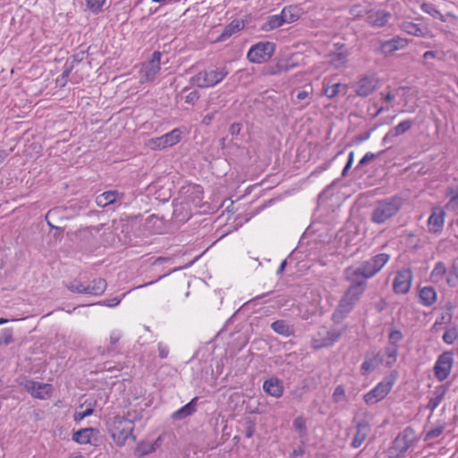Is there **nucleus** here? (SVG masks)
<instances>
[{
	"mask_svg": "<svg viewBox=\"0 0 458 458\" xmlns=\"http://www.w3.org/2000/svg\"><path fill=\"white\" fill-rule=\"evenodd\" d=\"M157 350H158V356L161 359H165L168 357L169 354V347L167 344L160 342L157 344Z\"/></svg>",
	"mask_w": 458,
	"mask_h": 458,
	"instance_id": "nucleus-52",
	"label": "nucleus"
},
{
	"mask_svg": "<svg viewBox=\"0 0 458 458\" xmlns=\"http://www.w3.org/2000/svg\"><path fill=\"white\" fill-rule=\"evenodd\" d=\"M199 97L200 95L198 90H192L185 96V103L193 106L199 99Z\"/></svg>",
	"mask_w": 458,
	"mask_h": 458,
	"instance_id": "nucleus-51",
	"label": "nucleus"
},
{
	"mask_svg": "<svg viewBox=\"0 0 458 458\" xmlns=\"http://www.w3.org/2000/svg\"><path fill=\"white\" fill-rule=\"evenodd\" d=\"M448 386L445 385H440L435 388L427 404V409L431 412L437 409V407L444 400L445 395L447 392Z\"/></svg>",
	"mask_w": 458,
	"mask_h": 458,
	"instance_id": "nucleus-24",
	"label": "nucleus"
},
{
	"mask_svg": "<svg viewBox=\"0 0 458 458\" xmlns=\"http://www.w3.org/2000/svg\"><path fill=\"white\" fill-rule=\"evenodd\" d=\"M275 51V45L272 42H259L250 47L247 54L250 62L261 64L268 60Z\"/></svg>",
	"mask_w": 458,
	"mask_h": 458,
	"instance_id": "nucleus-9",
	"label": "nucleus"
},
{
	"mask_svg": "<svg viewBox=\"0 0 458 458\" xmlns=\"http://www.w3.org/2000/svg\"><path fill=\"white\" fill-rule=\"evenodd\" d=\"M399 48V41L395 38L385 41L381 44V51L385 55L393 53Z\"/></svg>",
	"mask_w": 458,
	"mask_h": 458,
	"instance_id": "nucleus-42",
	"label": "nucleus"
},
{
	"mask_svg": "<svg viewBox=\"0 0 458 458\" xmlns=\"http://www.w3.org/2000/svg\"><path fill=\"white\" fill-rule=\"evenodd\" d=\"M370 432V427L368 422L362 420L358 422L356 426V433L355 436L351 443L352 447L358 448L360 447L365 439L367 438L368 435Z\"/></svg>",
	"mask_w": 458,
	"mask_h": 458,
	"instance_id": "nucleus-21",
	"label": "nucleus"
},
{
	"mask_svg": "<svg viewBox=\"0 0 458 458\" xmlns=\"http://www.w3.org/2000/svg\"><path fill=\"white\" fill-rule=\"evenodd\" d=\"M121 336H122V333L120 330H117V329L113 330L110 333V337H109L111 345L115 344L120 340Z\"/></svg>",
	"mask_w": 458,
	"mask_h": 458,
	"instance_id": "nucleus-58",
	"label": "nucleus"
},
{
	"mask_svg": "<svg viewBox=\"0 0 458 458\" xmlns=\"http://www.w3.org/2000/svg\"><path fill=\"white\" fill-rule=\"evenodd\" d=\"M182 131L179 128H175L173 131L162 135L161 137L151 139L149 146L152 148H165L173 147L182 140Z\"/></svg>",
	"mask_w": 458,
	"mask_h": 458,
	"instance_id": "nucleus-13",
	"label": "nucleus"
},
{
	"mask_svg": "<svg viewBox=\"0 0 458 458\" xmlns=\"http://www.w3.org/2000/svg\"><path fill=\"white\" fill-rule=\"evenodd\" d=\"M394 291L398 293L401 292V272L398 271L393 284Z\"/></svg>",
	"mask_w": 458,
	"mask_h": 458,
	"instance_id": "nucleus-59",
	"label": "nucleus"
},
{
	"mask_svg": "<svg viewBox=\"0 0 458 458\" xmlns=\"http://www.w3.org/2000/svg\"><path fill=\"white\" fill-rule=\"evenodd\" d=\"M245 24L242 20L235 19L232 21L223 30L221 33L219 39L225 40L230 38L234 33L242 30L244 28Z\"/></svg>",
	"mask_w": 458,
	"mask_h": 458,
	"instance_id": "nucleus-31",
	"label": "nucleus"
},
{
	"mask_svg": "<svg viewBox=\"0 0 458 458\" xmlns=\"http://www.w3.org/2000/svg\"><path fill=\"white\" fill-rule=\"evenodd\" d=\"M431 283L439 284L445 281L448 286L454 288L458 286V270L454 266L451 269L447 270L445 264L443 261H437L429 276Z\"/></svg>",
	"mask_w": 458,
	"mask_h": 458,
	"instance_id": "nucleus-6",
	"label": "nucleus"
},
{
	"mask_svg": "<svg viewBox=\"0 0 458 458\" xmlns=\"http://www.w3.org/2000/svg\"><path fill=\"white\" fill-rule=\"evenodd\" d=\"M454 365V353L446 351L441 353L434 365L435 377L439 381H444L448 377Z\"/></svg>",
	"mask_w": 458,
	"mask_h": 458,
	"instance_id": "nucleus-10",
	"label": "nucleus"
},
{
	"mask_svg": "<svg viewBox=\"0 0 458 458\" xmlns=\"http://www.w3.org/2000/svg\"><path fill=\"white\" fill-rule=\"evenodd\" d=\"M140 414L137 411H128L126 417L114 416L107 422L108 432L110 433L114 442L123 446L129 438L136 440L133 434L134 421L140 420Z\"/></svg>",
	"mask_w": 458,
	"mask_h": 458,
	"instance_id": "nucleus-1",
	"label": "nucleus"
},
{
	"mask_svg": "<svg viewBox=\"0 0 458 458\" xmlns=\"http://www.w3.org/2000/svg\"><path fill=\"white\" fill-rule=\"evenodd\" d=\"M161 437H157L154 442H140L134 450V455L138 458H141L155 452L159 447Z\"/></svg>",
	"mask_w": 458,
	"mask_h": 458,
	"instance_id": "nucleus-22",
	"label": "nucleus"
},
{
	"mask_svg": "<svg viewBox=\"0 0 458 458\" xmlns=\"http://www.w3.org/2000/svg\"><path fill=\"white\" fill-rule=\"evenodd\" d=\"M73 65H72V63H68L67 61L65 62L64 65V71H63V73H62V77L63 78H67L70 73L72 72V71L73 70Z\"/></svg>",
	"mask_w": 458,
	"mask_h": 458,
	"instance_id": "nucleus-63",
	"label": "nucleus"
},
{
	"mask_svg": "<svg viewBox=\"0 0 458 458\" xmlns=\"http://www.w3.org/2000/svg\"><path fill=\"white\" fill-rule=\"evenodd\" d=\"M391 14L384 10L371 11L368 13L367 21L375 27L384 26L390 19Z\"/></svg>",
	"mask_w": 458,
	"mask_h": 458,
	"instance_id": "nucleus-23",
	"label": "nucleus"
},
{
	"mask_svg": "<svg viewBox=\"0 0 458 458\" xmlns=\"http://www.w3.org/2000/svg\"><path fill=\"white\" fill-rule=\"evenodd\" d=\"M445 197L448 199L445 205V209L447 211H458V182L451 184L445 190Z\"/></svg>",
	"mask_w": 458,
	"mask_h": 458,
	"instance_id": "nucleus-20",
	"label": "nucleus"
},
{
	"mask_svg": "<svg viewBox=\"0 0 458 458\" xmlns=\"http://www.w3.org/2000/svg\"><path fill=\"white\" fill-rule=\"evenodd\" d=\"M161 53L158 51H155L152 54V57L146 63L142 64L140 68V81L144 82H151L155 80L156 76L160 72V63H161Z\"/></svg>",
	"mask_w": 458,
	"mask_h": 458,
	"instance_id": "nucleus-11",
	"label": "nucleus"
},
{
	"mask_svg": "<svg viewBox=\"0 0 458 458\" xmlns=\"http://www.w3.org/2000/svg\"><path fill=\"white\" fill-rule=\"evenodd\" d=\"M351 55L348 47L342 43H335L328 54V62L336 69L345 67Z\"/></svg>",
	"mask_w": 458,
	"mask_h": 458,
	"instance_id": "nucleus-12",
	"label": "nucleus"
},
{
	"mask_svg": "<svg viewBox=\"0 0 458 458\" xmlns=\"http://www.w3.org/2000/svg\"><path fill=\"white\" fill-rule=\"evenodd\" d=\"M122 301V298L114 297L108 300H104L102 301L98 302V304L102 306H107V307H115L117 306Z\"/></svg>",
	"mask_w": 458,
	"mask_h": 458,
	"instance_id": "nucleus-54",
	"label": "nucleus"
},
{
	"mask_svg": "<svg viewBox=\"0 0 458 458\" xmlns=\"http://www.w3.org/2000/svg\"><path fill=\"white\" fill-rule=\"evenodd\" d=\"M216 113H217V109H213L209 113L205 114L202 119V123H204L205 125H209L212 123V121L214 120Z\"/></svg>",
	"mask_w": 458,
	"mask_h": 458,
	"instance_id": "nucleus-55",
	"label": "nucleus"
},
{
	"mask_svg": "<svg viewBox=\"0 0 458 458\" xmlns=\"http://www.w3.org/2000/svg\"><path fill=\"white\" fill-rule=\"evenodd\" d=\"M403 31L416 37H425L428 34V30L425 26L411 21H403Z\"/></svg>",
	"mask_w": 458,
	"mask_h": 458,
	"instance_id": "nucleus-32",
	"label": "nucleus"
},
{
	"mask_svg": "<svg viewBox=\"0 0 458 458\" xmlns=\"http://www.w3.org/2000/svg\"><path fill=\"white\" fill-rule=\"evenodd\" d=\"M401 208V198L394 196L385 200L377 202L375 207L371 220L376 224H383L387 219L394 216Z\"/></svg>",
	"mask_w": 458,
	"mask_h": 458,
	"instance_id": "nucleus-5",
	"label": "nucleus"
},
{
	"mask_svg": "<svg viewBox=\"0 0 458 458\" xmlns=\"http://www.w3.org/2000/svg\"><path fill=\"white\" fill-rule=\"evenodd\" d=\"M69 291L74 293L86 294V282L74 279L66 284Z\"/></svg>",
	"mask_w": 458,
	"mask_h": 458,
	"instance_id": "nucleus-40",
	"label": "nucleus"
},
{
	"mask_svg": "<svg viewBox=\"0 0 458 458\" xmlns=\"http://www.w3.org/2000/svg\"><path fill=\"white\" fill-rule=\"evenodd\" d=\"M399 437H400V435H398L396 437L395 440L394 441L393 446H391L388 449L389 458H399L401 455V449L399 448V443H398Z\"/></svg>",
	"mask_w": 458,
	"mask_h": 458,
	"instance_id": "nucleus-47",
	"label": "nucleus"
},
{
	"mask_svg": "<svg viewBox=\"0 0 458 458\" xmlns=\"http://www.w3.org/2000/svg\"><path fill=\"white\" fill-rule=\"evenodd\" d=\"M298 55H293L289 57L281 58L275 68H273L269 73L276 74L279 72H287L299 65Z\"/></svg>",
	"mask_w": 458,
	"mask_h": 458,
	"instance_id": "nucleus-19",
	"label": "nucleus"
},
{
	"mask_svg": "<svg viewBox=\"0 0 458 458\" xmlns=\"http://www.w3.org/2000/svg\"><path fill=\"white\" fill-rule=\"evenodd\" d=\"M310 89H311L310 87ZM310 91L311 90H309L307 89H303L301 90L297 91L295 97L300 101L308 99L309 97H310Z\"/></svg>",
	"mask_w": 458,
	"mask_h": 458,
	"instance_id": "nucleus-57",
	"label": "nucleus"
},
{
	"mask_svg": "<svg viewBox=\"0 0 458 458\" xmlns=\"http://www.w3.org/2000/svg\"><path fill=\"white\" fill-rule=\"evenodd\" d=\"M86 294L100 296L105 293L107 284L103 278H95L91 282H86Z\"/></svg>",
	"mask_w": 458,
	"mask_h": 458,
	"instance_id": "nucleus-28",
	"label": "nucleus"
},
{
	"mask_svg": "<svg viewBox=\"0 0 458 458\" xmlns=\"http://www.w3.org/2000/svg\"><path fill=\"white\" fill-rule=\"evenodd\" d=\"M59 213H60V209H59L58 208H52V209H50V210L47 213V215H46V216H45V219H46V221H47V225H48L51 228H56V226H55L54 225H52V223H51L50 219H51V218H53L54 216H57V215H59Z\"/></svg>",
	"mask_w": 458,
	"mask_h": 458,
	"instance_id": "nucleus-53",
	"label": "nucleus"
},
{
	"mask_svg": "<svg viewBox=\"0 0 458 458\" xmlns=\"http://www.w3.org/2000/svg\"><path fill=\"white\" fill-rule=\"evenodd\" d=\"M123 197V194L117 191H108L97 196L96 203L98 207L105 208L110 204L114 203L118 199H122Z\"/></svg>",
	"mask_w": 458,
	"mask_h": 458,
	"instance_id": "nucleus-26",
	"label": "nucleus"
},
{
	"mask_svg": "<svg viewBox=\"0 0 458 458\" xmlns=\"http://www.w3.org/2000/svg\"><path fill=\"white\" fill-rule=\"evenodd\" d=\"M332 398L335 403H341V402L345 401L346 394H345L344 387L341 385L337 386L335 388Z\"/></svg>",
	"mask_w": 458,
	"mask_h": 458,
	"instance_id": "nucleus-45",
	"label": "nucleus"
},
{
	"mask_svg": "<svg viewBox=\"0 0 458 458\" xmlns=\"http://www.w3.org/2000/svg\"><path fill=\"white\" fill-rule=\"evenodd\" d=\"M13 342V330L4 328L1 331L0 345H8Z\"/></svg>",
	"mask_w": 458,
	"mask_h": 458,
	"instance_id": "nucleus-44",
	"label": "nucleus"
},
{
	"mask_svg": "<svg viewBox=\"0 0 458 458\" xmlns=\"http://www.w3.org/2000/svg\"><path fill=\"white\" fill-rule=\"evenodd\" d=\"M350 13L353 15V16H361L362 15V13H363V10H361L360 6L359 5H354L351 8L350 10Z\"/></svg>",
	"mask_w": 458,
	"mask_h": 458,
	"instance_id": "nucleus-64",
	"label": "nucleus"
},
{
	"mask_svg": "<svg viewBox=\"0 0 458 458\" xmlns=\"http://www.w3.org/2000/svg\"><path fill=\"white\" fill-rule=\"evenodd\" d=\"M365 288L360 284H352L348 288L332 315L334 322L340 323L347 317L363 294Z\"/></svg>",
	"mask_w": 458,
	"mask_h": 458,
	"instance_id": "nucleus-3",
	"label": "nucleus"
},
{
	"mask_svg": "<svg viewBox=\"0 0 458 458\" xmlns=\"http://www.w3.org/2000/svg\"><path fill=\"white\" fill-rule=\"evenodd\" d=\"M345 276L346 279L352 283V284H360L362 287H366V280L364 272L362 271L360 266L359 267H350L345 269Z\"/></svg>",
	"mask_w": 458,
	"mask_h": 458,
	"instance_id": "nucleus-25",
	"label": "nucleus"
},
{
	"mask_svg": "<svg viewBox=\"0 0 458 458\" xmlns=\"http://www.w3.org/2000/svg\"><path fill=\"white\" fill-rule=\"evenodd\" d=\"M263 390L275 398H280L284 394V385L282 380L276 377H271L264 381Z\"/></svg>",
	"mask_w": 458,
	"mask_h": 458,
	"instance_id": "nucleus-18",
	"label": "nucleus"
},
{
	"mask_svg": "<svg viewBox=\"0 0 458 458\" xmlns=\"http://www.w3.org/2000/svg\"><path fill=\"white\" fill-rule=\"evenodd\" d=\"M388 259L389 255L386 253H380L363 262L360 265V267L364 272L365 278L369 279L374 276L385 266Z\"/></svg>",
	"mask_w": 458,
	"mask_h": 458,
	"instance_id": "nucleus-14",
	"label": "nucleus"
},
{
	"mask_svg": "<svg viewBox=\"0 0 458 458\" xmlns=\"http://www.w3.org/2000/svg\"><path fill=\"white\" fill-rule=\"evenodd\" d=\"M344 329L321 327L312 339V346L321 349L333 345L343 335Z\"/></svg>",
	"mask_w": 458,
	"mask_h": 458,
	"instance_id": "nucleus-8",
	"label": "nucleus"
},
{
	"mask_svg": "<svg viewBox=\"0 0 458 458\" xmlns=\"http://www.w3.org/2000/svg\"><path fill=\"white\" fill-rule=\"evenodd\" d=\"M87 57V54L85 51H80L76 54H74L71 59H68V63H72L73 67L75 64L82 62Z\"/></svg>",
	"mask_w": 458,
	"mask_h": 458,
	"instance_id": "nucleus-50",
	"label": "nucleus"
},
{
	"mask_svg": "<svg viewBox=\"0 0 458 458\" xmlns=\"http://www.w3.org/2000/svg\"><path fill=\"white\" fill-rule=\"evenodd\" d=\"M285 24L283 15L280 13L279 14H275L267 17V21L264 25V29L266 30H271L281 27Z\"/></svg>",
	"mask_w": 458,
	"mask_h": 458,
	"instance_id": "nucleus-35",
	"label": "nucleus"
},
{
	"mask_svg": "<svg viewBox=\"0 0 458 458\" xmlns=\"http://www.w3.org/2000/svg\"><path fill=\"white\" fill-rule=\"evenodd\" d=\"M271 328L277 334L284 336H290L294 334L293 327L286 320H276L271 324Z\"/></svg>",
	"mask_w": 458,
	"mask_h": 458,
	"instance_id": "nucleus-33",
	"label": "nucleus"
},
{
	"mask_svg": "<svg viewBox=\"0 0 458 458\" xmlns=\"http://www.w3.org/2000/svg\"><path fill=\"white\" fill-rule=\"evenodd\" d=\"M94 431L95 429L93 428H81L72 434V439L80 445L89 444Z\"/></svg>",
	"mask_w": 458,
	"mask_h": 458,
	"instance_id": "nucleus-34",
	"label": "nucleus"
},
{
	"mask_svg": "<svg viewBox=\"0 0 458 458\" xmlns=\"http://www.w3.org/2000/svg\"><path fill=\"white\" fill-rule=\"evenodd\" d=\"M93 412H94V409L91 408V407L87 408L83 411H75L74 414H73V420L76 422H80L83 419H85L86 417L92 415Z\"/></svg>",
	"mask_w": 458,
	"mask_h": 458,
	"instance_id": "nucleus-48",
	"label": "nucleus"
},
{
	"mask_svg": "<svg viewBox=\"0 0 458 458\" xmlns=\"http://www.w3.org/2000/svg\"><path fill=\"white\" fill-rule=\"evenodd\" d=\"M353 157H354V153L352 151H351L348 156V161L342 171V176L344 177L347 175L348 171L351 169V167L352 165Z\"/></svg>",
	"mask_w": 458,
	"mask_h": 458,
	"instance_id": "nucleus-56",
	"label": "nucleus"
},
{
	"mask_svg": "<svg viewBox=\"0 0 458 458\" xmlns=\"http://www.w3.org/2000/svg\"><path fill=\"white\" fill-rule=\"evenodd\" d=\"M458 338V328L456 325L445 328L443 335V341L447 344H453Z\"/></svg>",
	"mask_w": 458,
	"mask_h": 458,
	"instance_id": "nucleus-37",
	"label": "nucleus"
},
{
	"mask_svg": "<svg viewBox=\"0 0 458 458\" xmlns=\"http://www.w3.org/2000/svg\"><path fill=\"white\" fill-rule=\"evenodd\" d=\"M285 23H292L299 20L302 14V10L297 5H288L281 11Z\"/></svg>",
	"mask_w": 458,
	"mask_h": 458,
	"instance_id": "nucleus-30",
	"label": "nucleus"
},
{
	"mask_svg": "<svg viewBox=\"0 0 458 458\" xmlns=\"http://www.w3.org/2000/svg\"><path fill=\"white\" fill-rule=\"evenodd\" d=\"M445 429V423L438 424L429 429L426 434V440H432L438 437Z\"/></svg>",
	"mask_w": 458,
	"mask_h": 458,
	"instance_id": "nucleus-43",
	"label": "nucleus"
},
{
	"mask_svg": "<svg viewBox=\"0 0 458 458\" xmlns=\"http://www.w3.org/2000/svg\"><path fill=\"white\" fill-rule=\"evenodd\" d=\"M355 92L360 97L370 95L377 88V81L374 76H362L354 85Z\"/></svg>",
	"mask_w": 458,
	"mask_h": 458,
	"instance_id": "nucleus-17",
	"label": "nucleus"
},
{
	"mask_svg": "<svg viewBox=\"0 0 458 458\" xmlns=\"http://www.w3.org/2000/svg\"><path fill=\"white\" fill-rule=\"evenodd\" d=\"M88 8L95 13H99L102 10L103 4L106 0H86Z\"/></svg>",
	"mask_w": 458,
	"mask_h": 458,
	"instance_id": "nucleus-46",
	"label": "nucleus"
},
{
	"mask_svg": "<svg viewBox=\"0 0 458 458\" xmlns=\"http://www.w3.org/2000/svg\"><path fill=\"white\" fill-rule=\"evenodd\" d=\"M376 157V155L370 152L366 153L363 157L360 160L359 165H365L369 161L373 160Z\"/></svg>",
	"mask_w": 458,
	"mask_h": 458,
	"instance_id": "nucleus-62",
	"label": "nucleus"
},
{
	"mask_svg": "<svg viewBox=\"0 0 458 458\" xmlns=\"http://www.w3.org/2000/svg\"><path fill=\"white\" fill-rule=\"evenodd\" d=\"M242 131V124L239 123H233L230 125L229 131L233 136H237Z\"/></svg>",
	"mask_w": 458,
	"mask_h": 458,
	"instance_id": "nucleus-60",
	"label": "nucleus"
},
{
	"mask_svg": "<svg viewBox=\"0 0 458 458\" xmlns=\"http://www.w3.org/2000/svg\"><path fill=\"white\" fill-rule=\"evenodd\" d=\"M419 298L424 306H432L437 301V292L432 286H425L420 290Z\"/></svg>",
	"mask_w": 458,
	"mask_h": 458,
	"instance_id": "nucleus-29",
	"label": "nucleus"
},
{
	"mask_svg": "<svg viewBox=\"0 0 458 458\" xmlns=\"http://www.w3.org/2000/svg\"><path fill=\"white\" fill-rule=\"evenodd\" d=\"M401 133V123L397 124L393 130L388 131L383 139L384 143L391 141L394 138L397 137Z\"/></svg>",
	"mask_w": 458,
	"mask_h": 458,
	"instance_id": "nucleus-49",
	"label": "nucleus"
},
{
	"mask_svg": "<svg viewBox=\"0 0 458 458\" xmlns=\"http://www.w3.org/2000/svg\"><path fill=\"white\" fill-rule=\"evenodd\" d=\"M401 339L399 331L392 332L389 335L390 344L386 348L384 353H377L372 358H366L361 364V373L367 375L380 364H385L387 367H391L395 363L398 355V346L396 343Z\"/></svg>",
	"mask_w": 458,
	"mask_h": 458,
	"instance_id": "nucleus-2",
	"label": "nucleus"
},
{
	"mask_svg": "<svg viewBox=\"0 0 458 458\" xmlns=\"http://www.w3.org/2000/svg\"><path fill=\"white\" fill-rule=\"evenodd\" d=\"M331 165V160L325 162L324 164L318 165L312 173L311 174H318L329 168Z\"/></svg>",
	"mask_w": 458,
	"mask_h": 458,
	"instance_id": "nucleus-61",
	"label": "nucleus"
},
{
	"mask_svg": "<svg viewBox=\"0 0 458 458\" xmlns=\"http://www.w3.org/2000/svg\"><path fill=\"white\" fill-rule=\"evenodd\" d=\"M344 86L341 83H334L333 85H327L326 84V79L323 81V91L325 96H327L328 98H335L340 91L341 88H344Z\"/></svg>",
	"mask_w": 458,
	"mask_h": 458,
	"instance_id": "nucleus-38",
	"label": "nucleus"
},
{
	"mask_svg": "<svg viewBox=\"0 0 458 458\" xmlns=\"http://www.w3.org/2000/svg\"><path fill=\"white\" fill-rule=\"evenodd\" d=\"M293 427L300 437H304L307 435L306 419L303 416L295 418Z\"/></svg>",
	"mask_w": 458,
	"mask_h": 458,
	"instance_id": "nucleus-39",
	"label": "nucleus"
},
{
	"mask_svg": "<svg viewBox=\"0 0 458 458\" xmlns=\"http://www.w3.org/2000/svg\"><path fill=\"white\" fill-rule=\"evenodd\" d=\"M23 386L33 397L38 399H46L49 397L53 390L50 384L34 380H26Z\"/></svg>",
	"mask_w": 458,
	"mask_h": 458,
	"instance_id": "nucleus-15",
	"label": "nucleus"
},
{
	"mask_svg": "<svg viewBox=\"0 0 458 458\" xmlns=\"http://www.w3.org/2000/svg\"><path fill=\"white\" fill-rule=\"evenodd\" d=\"M229 74L225 65L208 67L190 79V82L198 88H211L220 83Z\"/></svg>",
	"mask_w": 458,
	"mask_h": 458,
	"instance_id": "nucleus-4",
	"label": "nucleus"
},
{
	"mask_svg": "<svg viewBox=\"0 0 458 458\" xmlns=\"http://www.w3.org/2000/svg\"><path fill=\"white\" fill-rule=\"evenodd\" d=\"M420 8L433 18L445 21L444 15L430 3H418Z\"/></svg>",
	"mask_w": 458,
	"mask_h": 458,
	"instance_id": "nucleus-36",
	"label": "nucleus"
},
{
	"mask_svg": "<svg viewBox=\"0 0 458 458\" xmlns=\"http://www.w3.org/2000/svg\"><path fill=\"white\" fill-rule=\"evenodd\" d=\"M445 212L439 207H433L431 214L428 219V231L435 234H439L444 228Z\"/></svg>",
	"mask_w": 458,
	"mask_h": 458,
	"instance_id": "nucleus-16",
	"label": "nucleus"
},
{
	"mask_svg": "<svg viewBox=\"0 0 458 458\" xmlns=\"http://www.w3.org/2000/svg\"><path fill=\"white\" fill-rule=\"evenodd\" d=\"M397 379V372L391 374L378 383L373 389L364 395V401L367 404L372 405L383 400L392 389Z\"/></svg>",
	"mask_w": 458,
	"mask_h": 458,
	"instance_id": "nucleus-7",
	"label": "nucleus"
},
{
	"mask_svg": "<svg viewBox=\"0 0 458 458\" xmlns=\"http://www.w3.org/2000/svg\"><path fill=\"white\" fill-rule=\"evenodd\" d=\"M198 400V397L191 399L187 404L175 411L172 414V418L176 420H181L192 415L197 411Z\"/></svg>",
	"mask_w": 458,
	"mask_h": 458,
	"instance_id": "nucleus-27",
	"label": "nucleus"
},
{
	"mask_svg": "<svg viewBox=\"0 0 458 458\" xmlns=\"http://www.w3.org/2000/svg\"><path fill=\"white\" fill-rule=\"evenodd\" d=\"M416 439V435L411 428L407 427L403 432V453L410 446L411 444Z\"/></svg>",
	"mask_w": 458,
	"mask_h": 458,
	"instance_id": "nucleus-41",
	"label": "nucleus"
}]
</instances>
